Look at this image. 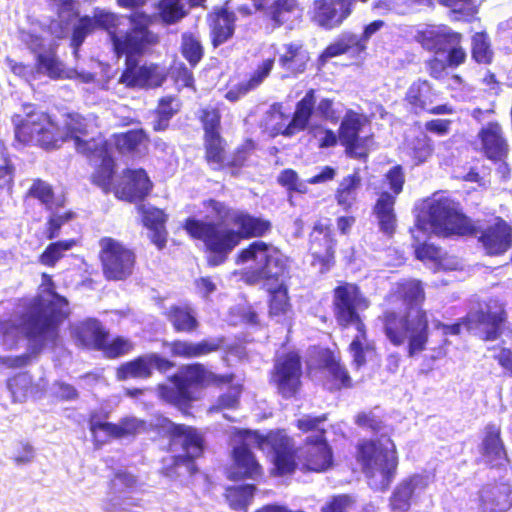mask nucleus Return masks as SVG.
Segmentation results:
<instances>
[{
  "instance_id": "nucleus-2",
  "label": "nucleus",
  "mask_w": 512,
  "mask_h": 512,
  "mask_svg": "<svg viewBox=\"0 0 512 512\" xmlns=\"http://www.w3.org/2000/svg\"><path fill=\"white\" fill-rule=\"evenodd\" d=\"M13 146L15 148L38 147L45 151L59 149L68 140L88 135L86 119L77 112L64 115L63 127L52 116L31 103L23 104V113L11 116Z\"/></svg>"
},
{
  "instance_id": "nucleus-26",
  "label": "nucleus",
  "mask_w": 512,
  "mask_h": 512,
  "mask_svg": "<svg viewBox=\"0 0 512 512\" xmlns=\"http://www.w3.org/2000/svg\"><path fill=\"white\" fill-rule=\"evenodd\" d=\"M240 442L231 450V467L229 479L234 481L240 480H258L263 478L264 469L256 455L249 447L252 440H242L238 436Z\"/></svg>"
},
{
  "instance_id": "nucleus-15",
  "label": "nucleus",
  "mask_w": 512,
  "mask_h": 512,
  "mask_svg": "<svg viewBox=\"0 0 512 512\" xmlns=\"http://www.w3.org/2000/svg\"><path fill=\"white\" fill-rule=\"evenodd\" d=\"M380 320L387 339L394 346L408 345V354L416 351V305L411 298H403L396 309L385 310Z\"/></svg>"
},
{
  "instance_id": "nucleus-30",
  "label": "nucleus",
  "mask_w": 512,
  "mask_h": 512,
  "mask_svg": "<svg viewBox=\"0 0 512 512\" xmlns=\"http://www.w3.org/2000/svg\"><path fill=\"white\" fill-rule=\"evenodd\" d=\"M223 343V338H204L197 342L175 339L167 345L172 357L195 359L219 351L222 348Z\"/></svg>"
},
{
  "instance_id": "nucleus-23",
  "label": "nucleus",
  "mask_w": 512,
  "mask_h": 512,
  "mask_svg": "<svg viewBox=\"0 0 512 512\" xmlns=\"http://www.w3.org/2000/svg\"><path fill=\"white\" fill-rule=\"evenodd\" d=\"M353 0H314L309 19L313 25L325 31L340 28L353 14Z\"/></svg>"
},
{
  "instance_id": "nucleus-28",
  "label": "nucleus",
  "mask_w": 512,
  "mask_h": 512,
  "mask_svg": "<svg viewBox=\"0 0 512 512\" xmlns=\"http://www.w3.org/2000/svg\"><path fill=\"white\" fill-rule=\"evenodd\" d=\"M136 210L141 217L142 225L150 232L149 239L151 243L162 250L168 240L166 228L168 214L161 208L143 203L138 204Z\"/></svg>"
},
{
  "instance_id": "nucleus-45",
  "label": "nucleus",
  "mask_w": 512,
  "mask_h": 512,
  "mask_svg": "<svg viewBox=\"0 0 512 512\" xmlns=\"http://www.w3.org/2000/svg\"><path fill=\"white\" fill-rule=\"evenodd\" d=\"M301 13L299 0H274L268 9V16L274 27H281L293 21Z\"/></svg>"
},
{
  "instance_id": "nucleus-53",
  "label": "nucleus",
  "mask_w": 512,
  "mask_h": 512,
  "mask_svg": "<svg viewBox=\"0 0 512 512\" xmlns=\"http://www.w3.org/2000/svg\"><path fill=\"white\" fill-rule=\"evenodd\" d=\"M415 486L412 482H405L397 486L390 498L393 512H406L409 510L414 495Z\"/></svg>"
},
{
  "instance_id": "nucleus-48",
  "label": "nucleus",
  "mask_w": 512,
  "mask_h": 512,
  "mask_svg": "<svg viewBox=\"0 0 512 512\" xmlns=\"http://www.w3.org/2000/svg\"><path fill=\"white\" fill-rule=\"evenodd\" d=\"M434 0H418V5L431 6ZM440 4L450 8L453 19L469 21L477 13L474 0H437Z\"/></svg>"
},
{
  "instance_id": "nucleus-16",
  "label": "nucleus",
  "mask_w": 512,
  "mask_h": 512,
  "mask_svg": "<svg viewBox=\"0 0 512 512\" xmlns=\"http://www.w3.org/2000/svg\"><path fill=\"white\" fill-rule=\"evenodd\" d=\"M315 105V90L309 89L304 97L295 106V111L290 116L285 112L282 103H274L267 111V119L270 124V136L292 137L304 131L311 120Z\"/></svg>"
},
{
  "instance_id": "nucleus-64",
  "label": "nucleus",
  "mask_w": 512,
  "mask_h": 512,
  "mask_svg": "<svg viewBox=\"0 0 512 512\" xmlns=\"http://www.w3.org/2000/svg\"><path fill=\"white\" fill-rule=\"evenodd\" d=\"M354 423L358 427L374 433L379 432L384 426L382 418L371 410L357 413L354 417Z\"/></svg>"
},
{
  "instance_id": "nucleus-4",
  "label": "nucleus",
  "mask_w": 512,
  "mask_h": 512,
  "mask_svg": "<svg viewBox=\"0 0 512 512\" xmlns=\"http://www.w3.org/2000/svg\"><path fill=\"white\" fill-rule=\"evenodd\" d=\"M370 306L369 299L363 294L356 283L341 281L332 290V312L340 330L354 328L356 335L348 345L352 362L357 368L366 362V353L375 350L369 341L368 328L361 313Z\"/></svg>"
},
{
  "instance_id": "nucleus-38",
  "label": "nucleus",
  "mask_w": 512,
  "mask_h": 512,
  "mask_svg": "<svg viewBox=\"0 0 512 512\" xmlns=\"http://www.w3.org/2000/svg\"><path fill=\"white\" fill-rule=\"evenodd\" d=\"M485 155L491 160H501L506 156L508 146L503 138L502 129L497 123H489L479 132Z\"/></svg>"
},
{
  "instance_id": "nucleus-14",
  "label": "nucleus",
  "mask_w": 512,
  "mask_h": 512,
  "mask_svg": "<svg viewBox=\"0 0 512 512\" xmlns=\"http://www.w3.org/2000/svg\"><path fill=\"white\" fill-rule=\"evenodd\" d=\"M434 231L444 237L473 236L477 227L472 220L461 212L458 202L435 194L425 207Z\"/></svg>"
},
{
  "instance_id": "nucleus-36",
  "label": "nucleus",
  "mask_w": 512,
  "mask_h": 512,
  "mask_svg": "<svg viewBox=\"0 0 512 512\" xmlns=\"http://www.w3.org/2000/svg\"><path fill=\"white\" fill-rule=\"evenodd\" d=\"M366 45L353 33H345L328 44L317 58L320 67L325 66L329 59L344 55L350 51L357 54L364 52Z\"/></svg>"
},
{
  "instance_id": "nucleus-31",
  "label": "nucleus",
  "mask_w": 512,
  "mask_h": 512,
  "mask_svg": "<svg viewBox=\"0 0 512 512\" xmlns=\"http://www.w3.org/2000/svg\"><path fill=\"white\" fill-rule=\"evenodd\" d=\"M321 363L327 371L325 385L328 391L336 392L353 387V381L347 367L339 357L335 356L333 351L330 349L324 350Z\"/></svg>"
},
{
  "instance_id": "nucleus-35",
  "label": "nucleus",
  "mask_w": 512,
  "mask_h": 512,
  "mask_svg": "<svg viewBox=\"0 0 512 512\" xmlns=\"http://www.w3.org/2000/svg\"><path fill=\"white\" fill-rule=\"evenodd\" d=\"M149 140V135L143 128H134L113 133L110 142L119 155L134 156L141 152L142 147L146 148Z\"/></svg>"
},
{
  "instance_id": "nucleus-63",
  "label": "nucleus",
  "mask_w": 512,
  "mask_h": 512,
  "mask_svg": "<svg viewBox=\"0 0 512 512\" xmlns=\"http://www.w3.org/2000/svg\"><path fill=\"white\" fill-rule=\"evenodd\" d=\"M442 250L434 244L424 243L418 246V260H429L435 269L447 268L442 258Z\"/></svg>"
},
{
  "instance_id": "nucleus-55",
  "label": "nucleus",
  "mask_w": 512,
  "mask_h": 512,
  "mask_svg": "<svg viewBox=\"0 0 512 512\" xmlns=\"http://www.w3.org/2000/svg\"><path fill=\"white\" fill-rule=\"evenodd\" d=\"M36 69L53 79L60 78L63 73L62 64L54 51L39 53L36 58Z\"/></svg>"
},
{
  "instance_id": "nucleus-43",
  "label": "nucleus",
  "mask_w": 512,
  "mask_h": 512,
  "mask_svg": "<svg viewBox=\"0 0 512 512\" xmlns=\"http://www.w3.org/2000/svg\"><path fill=\"white\" fill-rule=\"evenodd\" d=\"M116 160L113 154L99 160L90 175V182L100 188L104 194H114V177L116 173Z\"/></svg>"
},
{
  "instance_id": "nucleus-6",
  "label": "nucleus",
  "mask_w": 512,
  "mask_h": 512,
  "mask_svg": "<svg viewBox=\"0 0 512 512\" xmlns=\"http://www.w3.org/2000/svg\"><path fill=\"white\" fill-rule=\"evenodd\" d=\"M235 379L233 373L216 374L200 362L183 365L179 373L169 376L168 380L173 386L159 384L157 395L163 402L179 409L182 414L188 415L192 403L198 400L195 388L208 386L222 387L231 384Z\"/></svg>"
},
{
  "instance_id": "nucleus-41",
  "label": "nucleus",
  "mask_w": 512,
  "mask_h": 512,
  "mask_svg": "<svg viewBox=\"0 0 512 512\" xmlns=\"http://www.w3.org/2000/svg\"><path fill=\"white\" fill-rule=\"evenodd\" d=\"M74 146L76 152L86 158L89 163L112 154L111 142L102 133L89 139L77 138Z\"/></svg>"
},
{
  "instance_id": "nucleus-42",
  "label": "nucleus",
  "mask_w": 512,
  "mask_h": 512,
  "mask_svg": "<svg viewBox=\"0 0 512 512\" xmlns=\"http://www.w3.org/2000/svg\"><path fill=\"white\" fill-rule=\"evenodd\" d=\"M361 186V176L358 170L342 178L339 182L334 198L343 211L348 212L357 201L358 189Z\"/></svg>"
},
{
  "instance_id": "nucleus-39",
  "label": "nucleus",
  "mask_w": 512,
  "mask_h": 512,
  "mask_svg": "<svg viewBox=\"0 0 512 512\" xmlns=\"http://www.w3.org/2000/svg\"><path fill=\"white\" fill-rule=\"evenodd\" d=\"M236 16L226 9L215 13L209 23L210 41L214 48L230 40L235 33Z\"/></svg>"
},
{
  "instance_id": "nucleus-59",
  "label": "nucleus",
  "mask_w": 512,
  "mask_h": 512,
  "mask_svg": "<svg viewBox=\"0 0 512 512\" xmlns=\"http://www.w3.org/2000/svg\"><path fill=\"white\" fill-rule=\"evenodd\" d=\"M328 420V415L326 413L313 416V415H304L303 417L297 419L295 421L296 428L306 434L309 432H314V435H319L321 431H324L326 433V429L323 427H320L321 424L326 422Z\"/></svg>"
},
{
  "instance_id": "nucleus-58",
  "label": "nucleus",
  "mask_w": 512,
  "mask_h": 512,
  "mask_svg": "<svg viewBox=\"0 0 512 512\" xmlns=\"http://www.w3.org/2000/svg\"><path fill=\"white\" fill-rule=\"evenodd\" d=\"M277 182L289 193L305 194L307 192V186L303 183L294 169L286 168L282 170L277 178Z\"/></svg>"
},
{
  "instance_id": "nucleus-13",
  "label": "nucleus",
  "mask_w": 512,
  "mask_h": 512,
  "mask_svg": "<svg viewBox=\"0 0 512 512\" xmlns=\"http://www.w3.org/2000/svg\"><path fill=\"white\" fill-rule=\"evenodd\" d=\"M504 322V309L497 301H490L479 310L471 311L461 321L444 325L434 322L436 328H442L445 335H458L462 329L474 334L485 341H494L502 333V324Z\"/></svg>"
},
{
  "instance_id": "nucleus-57",
  "label": "nucleus",
  "mask_w": 512,
  "mask_h": 512,
  "mask_svg": "<svg viewBox=\"0 0 512 512\" xmlns=\"http://www.w3.org/2000/svg\"><path fill=\"white\" fill-rule=\"evenodd\" d=\"M489 39L484 33H476L472 38V57L478 63L488 64L492 60Z\"/></svg>"
},
{
  "instance_id": "nucleus-54",
  "label": "nucleus",
  "mask_w": 512,
  "mask_h": 512,
  "mask_svg": "<svg viewBox=\"0 0 512 512\" xmlns=\"http://www.w3.org/2000/svg\"><path fill=\"white\" fill-rule=\"evenodd\" d=\"M169 76L178 89L190 88L195 90V79L192 68L185 63L173 62L169 67Z\"/></svg>"
},
{
  "instance_id": "nucleus-12",
  "label": "nucleus",
  "mask_w": 512,
  "mask_h": 512,
  "mask_svg": "<svg viewBox=\"0 0 512 512\" xmlns=\"http://www.w3.org/2000/svg\"><path fill=\"white\" fill-rule=\"evenodd\" d=\"M76 344L87 350L99 351L106 359L114 360L131 353L135 345L127 337L117 335L110 339V333L97 318H87L72 329Z\"/></svg>"
},
{
  "instance_id": "nucleus-60",
  "label": "nucleus",
  "mask_w": 512,
  "mask_h": 512,
  "mask_svg": "<svg viewBox=\"0 0 512 512\" xmlns=\"http://www.w3.org/2000/svg\"><path fill=\"white\" fill-rule=\"evenodd\" d=\"M415 0H374L372 9L382 13L395 12L404 15L412 7Z\"/></svg>"
},
{
  "instance_id": "nucleus-50",
  "label": "nucleus",
  "mask_w": 512,
  "mask_h": 512,
  "mask_svg": "<svg viewBox=\"0 0 512 512\" xmlns=\"http://www.w3.org/2000/svg\"><path fill=\"white\" fill-rule=\"evenodd\" d=\"M6 384L14 402H24L35 387L32 376L27 372L9 377Z\"/></svg>"
},
{
  "instance_id": "nucleus-1",
  "label": "nucleus",
  "mask_w": 512,
  "mask_h": 512,
  "mask_svg": "<svg viewBox=\"0 0 512 512\" xmlns=\"http://www.w3.org/2000/svg\"><path fill=\"white\" fill-rule=\"evenodd\" d=\"M203 206L210 209L219 221L187 217L182 228L192 240L203 243L208 254L207 263L211 267L223 264L243 241L260 240L272 231L273 225L268 218L254 215L246 209L232 208L224 201L209 198L203 201Z\"/></svg>"
},
{
  "instance_id": "nucleus-19",
  "label": "nucleus",
  "mask_w": 512,
  "mask_h": 512,
  "mask_svg": "<svg viewBox=\"0 0 512 512\" xmlns=\"http://www.w3.org/2000/svg\"><path fill=\"white\" fill-rule=\"evenodd\" d=\"M98 259L103 276L108 281H125L136 266V254L123 242L109 236L99 239Z\"/></svg>"
},
{
  "instance_id": "nucleus-44",
  "label": "nucleus",
  "mask_w": 512,
  "mask_h": 512,
  "mask_svg": "<svg viewBox=\"0 0 512 512\" xmlns=\"http://www.w3.org/2000/svg\"><path fill=\"white\" fill-rule=\"evenodd\" d=\"M267 291L268 313L271 317L285 316L291 310L290 297L288 294V285L286 281L273 284L272 286H263Z\"/></svg>"
},
{
  "instance_id": "nucleus-17",
  "label": "nucleus",
  "mask_w": 512,
  "mask_h": 512,
  "mask_svg": "<svg viewBox=\"0 0 512 512\" xmlns=\"http://www.w3.org/2000/svg\"><path fill=\"white\" fill-rule=\"evenodd\" d=\"M303 359L299 351L291 350L274 359L269 383L284 400L297 398L302 390Z\"/></svg>"
},
{
  "instance_id": "nucleus-62",
  "label": "nucleus",
  "mask_w": 512,
  "mask_h": 512,
  "mask_svg": "<svg viewBox=\"0 0 512 512\" xmlns=\"http://www.w3.org/2000/svg\"><path fill=\"white\" fill-rule=\"evenodd\" d=\"M94 30V23L91 17H81L74 26L71 36V45L74 49H79L85 38Z\"/></svg>"
},
{
  "instance_id": "nucleus-49",
  "label": "nucleus",
  "mask_w": 512,
  "mask_h": 512,
  "mask_svg": "<svg viewBox=\"0 0 512 512\" xmlns=\"http://www.w3.org/2000/svg\"><path fill=\"white\" fill-rule=\"evenodd\" d=\"M256 487L253 484L229 487L226 490V499L231 509L246 512L252 503Z\"/></svg>"
},
{
  "instance_id": "nucleus-24",
  "label": "nucleus",
  "mask_w": 512,
  "mask_h": 512,
  "mask_svg": "<svg viewBox=\"0 0 512 512\" xmlns=\"http://www.w3.org/2000/svg\"><path fill=\"white\" fill-rule=\"evenodd\" d=\"M364 123L363 115L351 109L347 110L339 125L338 137L348 157L366 161L369 149L366 139L360 136Z\"/></svg>"
},
{
  "instance_id": "nucleus-37",
  "label": "nucleus",
  "mask_w": 512,
  "mask_h": 512,
  "mask_svg": "<svg viewBox=\"0 0 512 512\" xmlns=\"http://www.w3.org/2000/svg\"><path fill=\"white\" fill-rule=\"evenodd\" d=\"M509 495L506 485L485 486L479 495V512H506L512 506Z\"/></svg>"
},
{
  "instance_id": "nucleus-47",
  "label": "nucleus",
  "mask_w": 512,
  "mask_h": 512,
  "mask_svg": "<svg viewBox=\"0 0 512 512\" xmlns=\"http://www.w3.org/2000/svg\"><path fill=\"white\" fill-rule=\"evenodd\" d=\"M76 245L77 240L74 238L50 242L38 256V261L45 267L53 268Z\"/></svg>"
},
{
  "instance_id": "nucleus-29",
  "label": "nucleus",
  "mask_w": 512,
  "mask_h": 512,
  "mask_svg": "<svg viewBox=\"0 0 512 512\" xmlns=\"http://www.w3.org/2000/svg\"><path fill=\"white\" fill-rule=\"evenodd\" d=\"M275 61V57H269L260 61L256 67L249 72L246 79L235 84L225 93V98L229 102H236L250 92L258 89L271 75Z\"/></svg>"
},
{
  "instance_id": "nucleus-18",
  "label": "nucleus",
  "mask_w": 512,
  "mask_h": 512,
  "mask_svg": "<svg viewBox=\"0 0 512 512\" xmlns=\"http://www.w3.org/2000/svg\"><path fill=\"white\" fill-rule=\"evenodd\" d=\"M383 183L390 191H381L372 207V213L377 219L379 230L392 237L397 228L395 204L397 196L403 191L405 174L401 165L392 166L384 175Z\"/></svg>"
},
{
  "instance_id": "nucleus-25",
  "label": "nucleus",
  "mask_w": 512,
  "mask_h": 512,
  "mask_svg": "<svg viewBox=\"0 0 512 512\" xmlns=\"http://www.w3.org/2000/svg\"><path fill=\"white\" fill-rule=\"evenodd\" d=\"M153 187L144 168H125L114 185V196L128 203L140 204L151 194Z\"/></svg>"
},
{
  "instance_id": "nucleus-32",
  "label": "nucleus",
  "mask_w": 512,
  "mask_h": 512,
  "mask_svg": "<svg viewBox=\"0 0 512 512\" xmlns=\"http://www.w3.org/2000/svg\"><path fill=\"white\" fill-rule=\"evenodd\" d=\"M479 241L489 255H500L512 245V229L507 222L498 218L482 232Z\"/></svg>"
},
{
  "instance_id": "nucleus-3",
  "label": "nucleus",
  "mask_w": 512,
  "mask_h": 512,
  "mask_svg": "<svg viewBox=\"0 0 512 512\" xmlns=\"http://www.w3.org/2000/svg\"><path fill=\"white\" fill-rule=\"evenodd\" d=\"M197 119L203 130V158L213 171H227L237 177L248 166V161L257 149L252 138H245L230 155L228 143L222 135V114L220 105H207L197 112Z\"/></svg>"
},
{
  "instance_id": "nucleus-51",
  "label": "nucleus",
  "mask_w": 512,
  "mask_h": 512,
  "mask_svg": "<svg viewBox=\"0 0 512 512\" xmlns=\"http://www.w3.org/2000/svg\"><path fill=\"white\" fill-rule=\"evenodd\" d=\"M180 52L191 68H195L204 57L203 45L200 40L190 32L182 34Z\"/></svg>"
},
{
  "instance_id": "nucleus-11",
  "label": "nucleus",
  "mask_w": 512,
  "mask_h": 512,
  "mask_svg": "<svg viewBox=\"0 0 512 512\" xmlns=\"http://www.w3.org/2000/svg\"><path fill=\"white\" fill-rule=\"evenodd\" d=\"M236 436L242 440H252L254 446L263 450L268 445L272 451L273 468L271 475L283 477L292 475L300 467L299 447L284 430L270 431L267 434H261L257 430L240 429L236 431Z\"/></svg>"
},
{
  "instance_id": "nucleus-10",
  "label": "nucleus",
  "mask_w": 512,
  "mask_h": 512,
  "mask_svg": "<svg viewBox=\"0 0 512 512\" xmlns=\"http://www.w3.org/2000/svg\"><path fill=\"white\" fill-rule=\"evenodd\" d=\"M162 428V436L167 440V450L181 449L183 454L171 456L169 463L162 465L161 474L166 477H175L178 475L177 469L180 466L195 468V460L202 457L205 450L203 433L194 426L174 423L169 419H164Z\"/></svg>"
},
{
  "instance_id": "nucleus-61",
  "label": "nucleus",
  "mask_w": 512,
  "mask_h": 512,
  "mask_svg": "<svg viewBox=\"0 0 512 512\" xmlns=\"http://www.w3.org/2000/svg\"><path fill=\"white\" fill-rule=\"evenodd\" d=\"M355 503V498L350 494L333 495L321 507V512H348Z\"/></svg>"
},
{
  "instance_id": "nucleus-40",
  "label": "nucleus",
  "mask_w": 512,
  "mask_h": 512,
  "mask_svg": "<svg viewBox=\"0 0 512 512\" xmlns=\"http://www.w3.org/2000/svg\"><path fill=\"white\" fill-rule=\"evenodd\" d=\"M482 456L492 467H502L508 462L506 451L500 439V430L495 425L486 427V435L482 443Z\"/></svg>"
},
{
  "instance_id": "nucleus-5",
  "label": "nucleus",
  "mask_w": 512,
  "mask_h": 512,
  "mask_svg": "<svg viewBox=\"0 0 512 512\" xmlns=\"http://www.w3.org/2000/svg\"><path fill=\"white\" fill-rule=\"evenodd\" d=\"M40 289L51 297L49 303L38 295L29 304L22 316L21 326L25 337L38 349L47 342L55 343L59 337L60 309L68 306V300L56 292L51 275L42 273Z\"/></svg>"
},
{
  "instance_id": "nucleus-52",
  "label": "nucleus",
  "mask_w": 512,
  "mask_h": 512,
  "mask_svg": "<svg viewBox=\"0 0 512 512\" xmlns=\"http://www.w3.org/2000/svg\"><path fill=\"white\" fill-rule=\"evenodd\" d=\"M109 415L107 412L92 411L88 417V427L95 442H103L100 439V432L104 433L108 439H114L115 424L107 421Z\"/></svg>"
},
{
  "instance_id": "nucleus-46",
  "label": "nucleus",
  "mask_w": 512,
  "mask_h": 512,
  "mask_svg": "<svg viewBox=\"0 0 512 512\" xmlns=\"http://www.w3.org/2000/svg\"><path fill=\"white\" fill-rule=\"evenodd\" d=\"M152 374L153 369L149 366L147 354L137 356L132 360L120 364L116 368V379L118 381L148 379Z\"/></svg>"
},
{
  "instance_id": "nucleus-8",
  "label": "nucleus",
  "mask_w": 512,
  "mask_h": 512,
  "mask_svg": "<svg viewBox=\"0 0 512 512\" xmlns=\"http://www.w3.org/2000/svg\"><path fill=\"white\" fill-rule=\"evenodd\" d=\"M235 262L254 263V268L242 274V280L248 285L272 286L290 279V258L280 248L263 240H254L240 249Z\"/></svg>"
},
{
  "instance_id": "nucleus-33",
  "label": "nucleus",
  "mask_w": 512,
  "mask_h": 512,
  "mask_svg": "<svg viewBox=\"0 0 512 512\" xmlns=\"http://www.w3.org/2000/svg\"><path fill=\"white\" fill-rule=\"evenodd\" d=\"M164 316L175 333L192 334L200 327L196 311L189 304H173L164 312Z\"/></svg>"
},
{
  "instance_id": "nucleus-21",
  "label": "nucleus",
  "mask_w": 512,
  "mask_h": 512,
  "mask_svg": "<svg viewBox=\"0 0 512 512\" xmlns=\"http://www.w3.org/2000/svg\"><path fill=\"white\" fill-rule=\"evenodd\" d=\"M337 239L330 223L316 221L309 233L308 253L311 265L321 274L329 272L336 265Z\"/></svg>"
},
{
  "instance_id": "nucleus-34",
  "label": "nucleus",
  "mask_w": 512,
  "mask_h": 512,
  "mask_svg": "<svg viewBox=\"0 0 512 512\" xmlns=\"http://www.w3.org/2000/svg\"><path fill=\"white\" fill-rule=\"evenodd\" d=\"M457 39L458 32L445 25L428 26L418 30V43L435 53L445 52L447 45L456 43Z\"/></svg>"
},
{
  "instance_id": "nucleus-56",
  "label": "nucleus",
  "mask_w": 512,
  "mask_h": 512,
  "mask_svg": "<svg viewBox=\"0 0 512 512\" xmlns=\"http://www.w3.org/2000/svg\"><path fill=\"white\" fill-rule=\"evenodd\" d=\"M27 195L40 201L46 208L51 209L55 199L52 186L41 179H35L28 189Z\"/></svg>"
},
{
  "instance_id": "nucleus-9",
  "label": "nucleus",
  "mask_w": 512,
  "mask_h": 512,
  "mask_svg": "<svg viewBox=\"0 0 512 512\" xmlns=\"http://www.w3.org/2000/svg\"><path fill=\"white\" fill-rule=\"evenodd\" d=\"M92 20L94 28L99 27L108 32L117 57L123 56V52L141 51L154 38V32L149 29L152 17L145 12L131 13L128 16L131 27L124 33L118 31L121 17L115 13L95 10Z\"/></svg>"
},
{
  "instance_id": "nucleus-22",
  "label": "nucleus",
  "mask_w": 512,
  "mask_h": 512,
  "mask_svg": "<svg viewBox=\"0 0 512 512\" xmlns=\"http://www.w3.org/2000/svg\"><path fill=\"white\" fill-rule=\"evenodd\" d=\"M333 461V450L324 431L307 436L299 447L300 469L304 472H325L333 466Z\"/></svg>"
},
{
  "instance_id": "nucleus-20",
  "label": "nucleus",
  "mask_w": 512,
  "mask_h": 512,
  "mask_svg": "<svg viewBox=\"0 0 512 512\" xmlns=\"http://www.w3.org/2000/svg\"><path fill=\"white\" fill-rule=\"evenodd\" d=\"M159 36L154 33L152 43L146 44L141 51L123 52L125 65L119 77V83L127 88H158L167 79V73L156 63L139 65L137 57L144 55L158 44Z\"/></svg>"
},
{
  "instance_id": "nucleus-7",
  "label": "nucleus",
  "mask_w": 512,
  "mask_h": 512,
  "mask_svg": "<svg viewBox=\"0 0 512 512\" xmlns=\"http://www.w3.org/2000/svg\"><path fill=\"white\" fill-rule=\"evenodd\" d=\"M353 459L371 489L389 488L398 466L396 446L390 437L359 439L354 445Z\"/></svg>"
},
{
  "instance_id": "nucleus-27",
  "label": "nucleus",
  "mask_w": 512,
  "mask_h": 512,
  "mask_svg": "<svg viewBox=\"0 0 512 512\" xmlns=\"http://www.w3.org/2000/svg\"><path fill=\"white\" fill-rule=\"evenodd\" d=\"M277 63L283 70V78H297L304 74L311 61L310 53L302 41H290L277 52Z\"/></svg>"
}]
</instances>
